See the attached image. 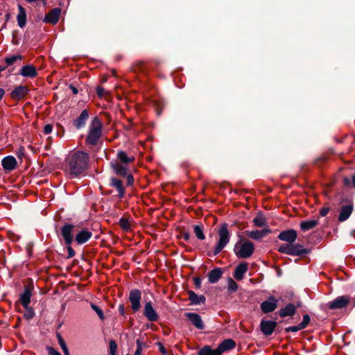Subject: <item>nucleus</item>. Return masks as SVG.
I'll return each instance as SVG.
<instances>
[{
	"label": "nucleus",
	"mask_w": 355,
	"mask_h": 355,
	"mask_svg": "<svg viewBox=\"0 0 355 355\" xmlns=\"http://www.w3.org/2000/svg\"><path fill=\"white\" fill-rule=\"evenodd\" d=\"M89 155L83 151L70 153L67 159V169L69 175L76 177L83 173L88 166Z\"/></svg>",
	"instance_id": "f257e3e1"
},
{
	"label": "nucleus",
	"mask_w": 355,
	"mask_h": 355,
	"mask_svg": "<svg viewBox=\"0 0 355 355\" xmlns=\"http://www.w3.org/2000/svg\"><path fill=\"white\" fill-rule=\"evenodd\" d=\"M103 124L98 117H94L88 129V133L85 139L87 144L95 146L102 135Z\"/></svg>",
	"instance_id": "f03ea898"
},
{
	"label": "nucleus",
	"mask_w": 355,
	"mask_h": 355,
	"mask_svg": "<svg viewBox=\"0 0 355 355\" xmlns=\"http://www.w3.org/2000/svg\"><path fill=\"white\" fill-rule=\"evenodd\" d=\"M230 240V233L227 228V225L224 223L218 230V241L214 250V255L219 254L222 250L227 245Z\"/></svg>",
	"instance_id": "7ed1b4c3"
},
{
	"label": "nucleus",
	"mask_w": 355,
	"mask_h": 355,
	"mask_svg": "<svg viewBox=\"0 0 355 355\" xmlns=\"http://www.w3.org/2000/svg\"><path fill=\"white\" fill-rule=\"evenodd\" d=\"M278 251L292 256H302L307 254L309 252L307 249L304 248L303 246L299 243L282 244L279 247Z\"/></svg>",
	"instance_id": "20e7f679"
},
{
	"label": "nucleus",
	"mask_w": 355,
	"mask_h": 355,
	"mask_svg": "<svg viewBox=\"0 0 355 355\" xmlns=\"http://www.w3.org/2000/svg\"><path fill=\"white\" fill-rule=\"evenodd\" d=\"M254 251V246L250 241L237 243L234 247V252L237 257L247 259L252 256Z\"/></svg>",
	"instance_id": "39448f33"
},
{
	"label": "nucleus",
	"mask_w": 355,
	"mask_h": 355,
	"mask_svg": "<svg viewBox=\"0 0 355 355\" xmlns=\"http://www.w3.org/2000/svg\"><path fill=\"white\" fill-rule=\"evenodd\" d=\"M350 302V298L348 296L342 295L338 296L335 300L329 302L327 304V307L330 309H340L345 308Z\"/></svg>",
	"instance_id": "423d86ee"
},
{
	"label": "nucleus",
	"mask_w": 355,
	"mask_h": 355,
	"mask_svg": "<svg viewBox=\"0 0 355 355\" xmlns=\"http://www.w3.org/2000/svg\"><path fill=\"white\" fill-rule=\"evenodd\" d=\"M141 293L138 289L131 290L129 294V301L134 312L138 311L141 308Z\"/></svg>",
	"instance_id": "0eeeda50"
},
{
	"label": "nucleus",
	"mask_w": 355,
	"mask_h": 355,
	"mask_svg": "<svg viewBox=\"0 0 355 355\" xmlns=\"http://www.w3.org/2000/svg\"><path fill=\"white\" fill-rule=\"evenodd\" d=\"M144 315L150 322H155L158 320L159 315L153 306L150 301L146 302L144 309Z\"/></svg>",
	"instance_id": "6e6552de"
},
{
	"label": "nucleus",
	"mask_w": 355,
	"mask_h": 355,
	"mask_svg": "<svg viewBox=\"0 0 355 355\" xmlns=\"http://www.w3.org/2000/svg\"><path fill=\"white\" fill-rule=\"evenodd\" d=\"M184 315L198 329L202 330L205 328L204 322L199 314L192 312H187L184 314Z\"/></svg>",
	"instance_id": "1a4fd4ad"
},
{
	"label": "nucleus",
	"mask_w": 355,
	"mask_h": 355,
	"mask_svg": "<svg viewBox=\"0 0 355 355\" xmlns=\"http://www.w3.org/2000/svg\"><path fill=\"white\" fill-rule=\"evenodd\" d=\"M277 300L274 297H269L266 300L261 304V309L265 313H270L275 310L277 307Z\"/></svg>",
	"instance_id": "9d476101"
},
{
	"label": "nucleus",
	"mask_w": 355,
	"mask_h": 355,
	"mask_svg": "<svg viewBox=\"0 0 355 355\" xmlns=\"http://www.w3.org/2000/svg\"><path fill=\"white\" fill-rule=\"evenodd\" d=\"M29 92L26 86L19 85L15 87L10 93V97L15 101H19L24 98Z\"/></svg>",
	"instance_id": "9b49d317"
},
{
	"label": "nucleus",
	"mask_w": 355,
	"mask_h": 355,
	"mask_svg": "<svg viewBox=\"0 0 355 355\" xmlns=\"http://www.w3.org/2000/svg\"><path fill=\"white\" fill-rule=\"evenodd\" d=\"M297 237V234L294 230H288L282 231L278 235V239L281 241L288 242V243H293Z\"/></svg>",
	"instance_id": "f8f14e48"
},
{
	"label": "nucleus",
	"mask_w": 355,
	"mask_h": 355,
	"mask_svg": "<svg viewBox=\"0 0 355 355\" xmlns=\"http://www.w3.org/2000/svg\"><path fill=\"white\" fill-rule=\"evenodd\" d=\"M74 226L71 224H66L61 228V234L67 245L71 244L73 241L72 231Z\"/></svg>",
	"instance_id": "ddd939ff"
},
{
	"label": "nucleus",
	"mask_w": 355,
	"mask_h": 355,
	"mask_svg": "<svg viewBox=\"0 0 355 355\" xmlns=\"http://www.w3.org/2000/svg\"><path fill=\"white\" fill-rule=\"evenodd\" d=\"M60 13L61 10L55 8L45 15L43 21L51 24H55L59 21Z\"/></svg>",
	"instance_id": "4468645a"
},
{
	"label": "nucleus",
	"mask_w": 355,
	"mask_h": 355,
	"mask_svg": "<svg viewBox=\"0 0 355 355\" xmlns=\"http://www.w3.org/2000/svg\"><path fill=\"white\" fill-rule=\"evenodd\" d=\"M33 286L28 285L25 287L24 292L20 295L19 301L24 308H27L31 302Z\"/></svg>",
	"instance_id": "2eb2a0df"
},
{
	"label": "nucleus",
	"mask_w": 355,
	"mask_h": 355,
	"mask_svg": "<svg viewBox=\"0 0 355 355\" xmlns=\"http://www.w3.org/2000/svg\"><path fill=\"white\" fill-rule=\"evenodd\" d=\"M270 232L271 230L268 227H266L262 230L246 231L245 234L252 239L259 240L270 234Z\"/></svg>",
	"instance_id": "dca6fc26"
},
{
	"label": "nucleus",
	"mask_w": 355,
	"mask_h": 355,
	"mask_svg": "<svg viewBox=\"0 0 355 355\" xmlns=\"http://www.w3.org/2000/svg\"><path fill=\"white\" fill-rule=\"evenodd\" d=\"M261 330L266 336H270L274 331L277 322L270 320H263L261 322Z\"/></svg>",
	"instance_id": "f3484780"
},
{
	"label": "nucleus",
	"mask_w": 355,
	"mask_h": 355,
	"mask_svg": "<svg viewBox=\"0 0 355 355\" xmlns=\"http://www.w3.org/2000/svg\"><path fill=\"white\" fill-rule=\"evenodd\" d=\"M353 209L354 207L352 204H348L342 206L338 218V221L343 222L347 220L351 216Z\"/></svg>",
	"instance_id": "a211bd4d"
},
{
	"label": "nucleus",
	"mask_w": 355,
	"mask_h": 355,
	"mask_svg": "<svg viewBox=\"0 0 355 355\" xmlns=\"http://www.w3.org/2000/svg\"><path fill=\"white\" fill-rule=\"evenodd\" d=\"M248 270V264L247 263L243 262L239 263L235 268L233 274L234 277L238 281L242 280Z\"/></svg>",
	"instance_id": "6ab92c4d"
},
{
	"label": "nucleus",
	"mask_w": 355,
	"mask_h": 355,
	"mask_svg": "<svg viewBox=\"0 0 355 355\" xmlns=\"http://www.w3.org/2000/svg\"><path fill=\"white\" fill-rule=\"evenodd\" d=\"M111 167L114 172L118 175L125 177L128 174V168L125 164H121L118 161L112 162Z\"/></svg>",
	"instance_id": "aec40b11"
},
{
	"label": "nucleus",
	"mask_w": 355,
	"mask_h": 355,
	"mask_svg": "<svg viewBox=\"0 0 355 355\" xmlns=\"http://www.w3.org/2000/svg\"><path fill=\"white\" fill-rule=\"evenodd\" d=\"M1 165L6 171H12L17 166L16 159L11 155L4 157L1 161Z\"/></svg>",
	"instance_id": "412c9836"
},
{
	"label": "nucleus",
	"mask_w": 355,
	"mask_h": 355,
	"mask_svg": "<svg viewBox=\"0 0 355 355\" xmlns=\"http://www.w3.org/2000/svg\"><path fill=\"white\" fill-rule=\"evenodd\" d=\"M236 346L235 342L232 339H226L223 340L217 347V351L220 355L223 352L234 348Z\"/></svg>",
	"instance_id": "4be33fe9"
},
{
	"label": "nucleus",
	"mask_w": 355,
	"mask_h": 355,
	"mask_svg": "<svg viewBox=\"0 0 355 355\" xmlns=\"http://www.w3.org/2000/svg\"><path fill=\"white\" fill-rule=\"evenodd\" d=\"M110 185L112 187H114L118 191V197L122 198L125 195V188L123 185V182L121 180L112 178L110 179Z\"/></svg>",
	"instance_id": "5701e85b"
},
{
	"label": "nucleus",
	"mask_w": 355,
	"mask_h": 355,
	"mask_svg": "<svg viewBox=\"0 0 355 355\" xmlns=\"http://www.w3.org/2000/svg\"><path fill=\"white\" fill-rule=\"evenodd\" d=\"M89 118V113L87 110H84L80 113V116L73 121V125L77 129L84 127L86 121Z\"/></svg>",
	"instance_id": "b1692460"
},
{
	"label": "nucleus",
	"mask_w": 355,
	"mask_h": 355,
	"mask_svg": "<svg viewBox=\"0 0 355 355\" xmlns=\"http://www.w3.org/2000/svg\"><path fill=\"white\" fill-rule=\"evenodd\" d=\"M19 73L24 77L35 78L37 76L36 68L33 65H25L20 69Z\"/></svg>",
	"instance_id": "393cba45"
},
{
	"label": "nucleus",
	"mask_w": 355,
	"mask_h": 355,
	"mask_svg": "<svg viewBox=\"0 0 355 355\" xmlns=\"http://www.w3.org/2000/svg\"><path fill=\"white\" fill-rule=\"evenodd\" d=\"M223 275V270L220 268H216L208 273V280L211 284H215L218 282Z\"/></svg>",
	"instance_id": "a878e982"
},
{
	"label": "nucleus",
	"mask_w": 355,
	"mask_h": 355,
	"mask_svg": "<svg viewBox=\"0 0 355 355\" xmlns=\"http://www.w3.org/2000/svg\"><path fill=\"white\" fill-rule=\"evenodd\" d=\"M92 236V233L88 230H83L76 234L75 240L78 244L86 243Z\"/></svg>",
	"instance_id": "bb28decb"
},
{
	"label": "nucleus",
	"mask_w": 355,
	"mask_h": 355,
	"mask_svg": "<svg viewBox=\"0 0 355 355\" xmlns=\"http://www.w3.org/2000/svg\"><path fill=\"white\" fill-rule=\"evenodd\" d=\"M296 312V307L293 304H288L285 307L279 310V315L282 318L293 316Z\"/></svg>",
	"instance_id": "cd10ccee"
},
{
	"label": "nucleus",
	"mask_w": 355,
	"mask_h": 355,
	"mask_svg": "<svg viewBox=\"0 0 355 355\" xmlns=\"http://www.w3.org/2000/svg\"><path fill=\"white\" fill-rule=\"evenodd\" d=\"M318 223V219H310L302 221L300 226L302 231L306 232L315 228Z\"/></svg>",
	"instance_id": "c85d7f7f"
},
{
	"label": "nucleus",
	"mask_w": 355,
	"mask_h": 355,
	"mask_svg": "<svg viewBox=\"0 0 355 355\" xmlns=\"http://www.w3.org/2000/svg\"><path fill=\"white\" fill-rule=\"evenodd\" d=\"M189 300L191 301V304H200L205 302V297L202 295H198L194 291H189L188 292Z\"/></svg>",
	"instance_id": "c756f323"
},
{
	"label": "nucleus",
	"mask_w": 355,
	"mask_h": 355,
	"mask_svg": "<svg viewBox=\"0 0 355 355\" xmlns=\"http://www.w3.org/2000/svg\"><path fill=\"white\" fill-rule=\"evenodd\" d=\"M18 9L19 12L17 16V24L20 28H24L26 24V12L21 5L18 6Z\"/></svg>",
	"instance_id": "7c9ffc66"
},
{
	"label": "nucleus",
	"mask_w": 355,
	"mask_h": 355,
	"mask_svg": "<svg viewBox=\"0 0 355 355\" xmlns=\"http://www.w3.org/2000/svg\"><path fill=\"white\" fill-rule=\"evenodd\" d=\"M117 158L120 163L125 165L133 162L135 160L134 156H128L127 153L123 150H119L117 153Z\"/></svg>",
	"instance_id": "2f4dec72"
},
{
	"label": "nucleus",
	"mask_w": 355,
	"mask_h": 355,
	"mask_svg": "<svg viewBox=\"0 0 355 355\" xmlns=\"http://www.w3.org/2000/svg\"><path fill=\"white\" fill-rule=\"evenodd\" d=\"M198 355H220L217 349H212L210 346L203 347L199 352Z\"/></svg>",
	"instance_id": "473e14b6"
},
{
	"label": "nucleus",
	"mask_w": 355,
	"mask_h": 355,
	"mask_svg": "<svg viewBox=\"0 0 355 355\" xmlns=\"http://www.w3.org/2000/svg\"><path fill=\"white\" fill-rule=\"evenodd\" d=\"M254 225L257 227H267L266 220L264 216L259 215L253 219Z\"/></svg>",
	"instance_id": "72a5a7b5"
},
{
	"label": "nucleus",
	"mask_w": 355,
	"mask_h": 355,
	"mask_svg": "<svg viewBox=\"0 0 355 355\" xmlns=\"http://www.w3.org/2000/svg\"><path fill=\"white\" fill-rule=\"evenodd\" d=\"M343 184L347 187L355 189V173L350 178L345 177L343 178Z\"/></svg>",
	"instance_id": "f704fd0d"
},
{
	"label": "nucleus",
	"mask_w": 355,
	"mask_h": 355,
	"mask_svg": "<svg viewBox=\"0 0 355 355\" xmlns=\"http://www.w3.org/2000/svg\"><path fill=\"white\" fill-rule=\"evenodd\" d=\"M193 232H194V234H195L196 236L199 240L202 241V240H204L205 239V236L204 234L202 226H200V225H195L193 227Z\"/></svg>",
	"instance_id": "c9c22d12"
},
{
	"label": "nucleus",
	"mask_w": 355,
	"mask_h": 355,
	"mask_svg": "<svg viewBox=\"0 0 355 355\" xmlns=\"http://www.w3.org/2000/svg\"><path fill=\"white\" fill-rule=\"evenodd\" d=\"M136 343L137 347L135 352V355H141L144 348L146 346V344L139 338L137 339Z\"/></svg>",
	"instance_id": "e433bc0d"
},
{
	"label": "nucleus",
	"mask_w": 355,
	"mask_h": 355,
	"mask_svg": "<svg viewBox=\"0 0 355 355\" xmlns=\"http://www.w3.org/2000/svg\"><path fill=\"white\" fill-rule=\"evenodd\" d=\"M227 288L230 293L236 292L238 289V284L230 277L227 279Z\"/></svg>",
	"instance_id": "4c0bfd02"
},
{
	"label": "nucleus",
	"mask_w": 355,
	"mask_h": 355,
	"mask_svg": "<svg viewBox=\"0 0 355 355\" xmlns=\"http://www.w3.org/2000/svg\"><path fill=\"white\" fill-rule=\"evenodd\" d=\"M21 59V57L18 55H15L9 58H6L5 59V64L7 65V67L10 65L13 64L16 61Z\"/></svg>",
	"instance_id": "58836bf2"
},
{
	"label": "nucleus",
	"mask_w": 355,
	"mask_h": 355,
	"mask_svg": "<svg viewBox=\"0 0 355 355\" xmlns=\"http://www.w3.org/2000/svg\"><path fill=\"white\" fill-rule=\"evenodd\" d=\"M90 306H91V308L92 309V310H94L96 313V314L98 315L99 318L101 320H103L105 317H104V313H103V310L93 303H91Z\"/></svg>",
	"instance_id": "ea45409f"
},
{
	"label": "nucleus",
	"mask_w": 355,
	"mask_h": 355,
	"mask_svg": "<svg viewBox=\"0 0 355 355\" xmlns=\"http://www.w3.org/2000/svg\"><path fill=\"white\" fill-rule=\"evenodd\" d=\"M119 225L123 230L128 231L130 229V222L125 218H121L119 220Z\"/></svg>",
	"instance_id": "a19ab883"
},
{
	"label": "nucleus",
	"mask_w": 355,
	"mask_h": 355,
	"mask_svg": "<svg viewBox=\"0 0 355 355\" xmlns=\"http://www.w3.org/2000/svg\"><path fill=\"white\" fill-rule=\"evenodd\" d=\"M110 353L111 355H116L117 345L114 340H111L109 342Z\"/></svg>",
	"instance_id": "79ce46f5"
},
{
	"label": "nucleus",
	"mask_w": 355,
	"mask_h": 355,
	"mask_svg": "<svg viewBox=\"0 0 355 355\" xmlns=\"http://www.w3.org/2000/svg\"><path fill=\"white\" fill-rule=\"evenodd\" d=\"M24 309H26V312L24 313V317L27 320L32 319L35 315L33 309L29 307V306H28L27 308H24Z\"/></svg>",
	"instance_id": "37998d69"
},
{
	"label": "nucleus",
	"mask_w": 355,
	"mask_h": 355,
	"mask_svg": "<svg viewBox=\"0 0 355 355\" xmlns=\"http://www.w3.org/2000/svg\"><path fill=\"white\" fill-rule=\"evenodd\" d=\"M311 318L308 314H305L303 316L302 322L300 323V326L302 327V329H305L308 324L310 323Z\"/></svg>",
	"instance_id": "c03bdc74"
},
{
	"label": "nucleus",
	"mask_w": 355,
	"mask_h": 355,
	"mask_svg": "<svg viewBox=\"0 0 355 355\" xmlns=\"http://www.w3.org/2000/svg\"><path fill=\"white\" fill-rule=\"evenodd\" d=\"M302 327L300 326V324H297L296 326H291V327H288L285 329V331L286 333H288V332H297L300 330H302Z\"/></svg>",
	"instance_id": "a18cd8bd"
},
{
	"label": "nucleus",
	"mask_w": 355,
	"mask_h": 355,
	"mask_svg": "<svg viewBox=\"0 0 355 355\" xmlns=\"http://www.w3.org/2000/svg\"><path fill=\"white\" fill-rule=\"evenodd\" d=\"M96 92H97L98 96L101 98L103 97L105 94L106 93L104 88H103L102 87H100V86H98L97 87Z\"/></svg>",
	"instance_id": "49530a36"
},
{
	"label": "nucleus",
	"mask_w": 355,
	"mask_h": 355,
	"mask_svg": "<svg viewBox=\"0 0 355 355\" xmlns=\"http://www.w3.org/2000/svg\"><path fill=\"white\" fill-rule=\"evenodd\" d=\"M67 252H68L67 258H72L75 256V254H76L75 251L71 247V245H67Z\"/></svg>",
	"instance_id": "de8ad7c7"
},
{
	"label": "nucleus",
	"mask_w": 355,
	"mask_h": 355,
	"mask_svg": "<svg viewBox=\"0 0 355 355\" xmlns=\"http://www.w3.org/2000/svg\"><path fill=\"white\" fill-rule=\"evenodd\" d=\"M53 126L51 124H46L44 127V133L45 135H49L52 132Z\"/></svg>",
	"instance_id": "09e8293b"
},
{
	"label": "nucleus",
	"mask_w": 355,
	"mask_h": 355,
	"mask_svg": "<svg viewBox=\"0 0 355 355\" xmlns=\"http://www.w3.org/2000/svg\"><path fill=\"white\" fill-rule=\"evenodd\" d=\"M47 351L50 355H61L60 352L56 351L53 347H48Z\"/></svg>",
	"instance_id": "8fccbe9b"
},
{
	"label": "nucleus",
	"mask_w": 355,
	"mask_h": 355,
	"mask_svg": "<svg viewBox=\"0 0 355 355\" xmlns=\"http://www.w3.org/2000/svg\"><path fill=\"white\" fill-rule=\"evenodd\" d=\"M329 211V208L327 207H324L320 209V214L321 216H325L328 214Z\"/></svg>",
	"instance_id": "3c124183"
},
{
	"label": "nucleus",
	"mask_w": 355,
	"mask_h": 355,
	"mask_svg": "<svg viewBox=\"0 0 355 355\" xmlns=\"http://www.w3.org/2000/svg\"><path fill=\"white\" fill-rule=\"evenodd\" d=\"M58 341H59V344L62 348V350H65L67 347V345L65 343V342L64 341V340L61 338L60 336H58Z\"/></svg>",
	"instance_id": "603ef678"
},
{
	"label": "nucleus",
	"mask_w": 355,
	"mask_h": 355,
	"mask_svg": "<svg viewBox=\"0 0 355 355\" xmlns=\"http://www.w3.org/2000/svg\"><path fill=\"white\" fill-rule=\"evenodd\" d=\"M127 184L128 185H132L134 182V178L133 176L130 174H127Z\"/></svg>",
	"instance_id": "864d4df0"
},
{
	"label": "nucleus",
	"mask_w": 355,
	"mask_h": 355,
	"mask_svg": "<svg viewBox=\"0 0 355 355\" xmlns=\"http://www.w3.org/2000/svg\"><path fill=\"white\" fill-rule=\"evenodd\" d=\"M159 350L162 354H166L167 353L164 346L161 343H158Z\"/></svg>",
	"instance_id": "5fc2aeb1"
},
{
	"label": "nucleus",
	"mask_w": 355,
	"mask_h": 355,
	"mask_svg": "<svg viewBox=\"0 0 355 355\" xmlns=\"http://www.w3.org/2000/svg\"><path fill=\"white\" fill-rule=\"evenodd\" d=\"M119 313L121 315H124V314H125V308H124V305L123 304H121L119 306Z\"/></svg>",
	"instance_id": "6e6d98bb"
},
{
	"label": "nucleus",
	"mask_w": 355,
	"mask_h": 355,
	"mask_svg": "<svg viewBox=\"0 0 355 355\" xmlns=\"http://www.w3.org/2000/svg\"><path fill=\"white\" fill-rule=\"evenodd\" d=\"M70 88H71V89L72 92H73L74 94H78V89H77L76 87H73V86L71 85V86H70Z\"/></svg>",
	"instance_id": "4d7b16f0"
},
{
	"label": "nucleus",
	"mask_w": 355,
	"mask_h": 355,
	"mask_svg": "<svg viewBox=\"0 0 355 355\" xmlns=\"http://www.w3.org/2000/svg\"><path fill=\"white\" fill-rule=\"evenodd\" d=\"M183 237L185 241H188L190 239V235L189 233H184V235H183Z\"/></svg>",
	"instance_id": "13d9d810"
},
{
	"label": "nucleus",
	"mask_w": 355,
	"mask_h": 355,
	"mask_svg": "<svg viewBox=\"0 0 355 355\" xmlns=\"http://www.w3.org/2000/svg\"><path fill=\"white\" fill-rule=\"evenodd\" d=\"M7 68V65L5 64H0V72L5 70Z\"/></svg>",
	"instance_id": "bf43d9fd"
},
{
	"label": "nucleus",
	"mask_w": 355,
	"mask_h": 355,
	"mask_svg": "<svg viewBox=\"0 0 355 355\" xmlns=\"http://www.w3.org/2000/svg\"><path fill=\"white\" fill-rule=\"evenodd\" d=\"M64 355H69V351H68V349L67 348L65 350H62Z\"/></svg>",
	"instance_id": "052dcab7"
},
{
	"label": "nucleus",
	"mask_w": 355,
	"mask_h": 355,
	"mask_svg": "<svg viewBox=\"0 0 355 355\" xmlns=\"http://www.w3.org/2000/svg\"><path fill=\"white\" fill-rule=\"evenodd\" d=\"M195 282H196V284L197 286H198V285L200 284V281H199V279H195Z\"/></svg>",
	"instance_id": "680f3d73"
}]
</instances>
